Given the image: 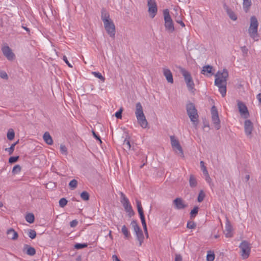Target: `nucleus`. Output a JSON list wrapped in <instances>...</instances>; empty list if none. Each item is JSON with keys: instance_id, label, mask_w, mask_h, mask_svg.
Returning <instances> with one entry per match:
<instances>
[{"instance_id": "obj_49", "label": "nucleus", "mask_w": 261, "mask_h": 261, "mask_svg": "<svg viewBox=\"0 0 261 261\" xmlns=\"http://www.w3.org/2000/svg\"><path fill=\"white\" fill-rule=\"evenodd\" d=\"M60 151L62 154H67V153H68L67 149L65 145L61 144L60 145Z\"/></svg>"}, {"instance_id": "obj_7", "label": "nucleus", "mask_w": 261, "mask_h": 261, "mask_svg": "<svg viewBox=\"0 0 261 261\" xmlns=\"http://www.w3.org/2000/svg\"><path fill=\"white\" fill-rule=\"evenodd\" d=\"M241 255L243 259L247 258L251 251L250 244L246 241H243L240 245Z\"/></svg>"}, {"instance_id": "obj_14", "label": "nucleus", "mask_w": 261, "mask_h": 261, "mask_svg": "<svg viewBox=\"0 0 261 261\" xmlns=\"http://www.w3.org/2000/svg\"><path fill=\"white\" fill-rule=\"evenodd\" d=\"M253 123L250 120H246L244 122V129L246 135L249 137L251 136L252 131L253 130Z\"/></svg>"}, {"instance_id": "obj_44", "label": "nucleus", "mask_w": 261, "mask_h": 261, "mask_svg": "<svg viewBox=\"0 0 261 261\" xmlns=\"http://www.w3.org/2000/svg\"><path fill=\"white\" fill-rule=\"evenodd\" d=\"M123 145L124 146V149L130 150L131 145L130 143V141L129 140H127L126 138L124 140L123 142Z\"/></svg>"}, {"instance_id": "obj_39", "label": "nucleus", "mask_w": 261, "mask_h": 261, "mask_svg": "<svg viewBox=\"0 0 261 261\" xmlns=\"http://www.w3.org/2000/svg\"><path fill=\"white\" fill-rule=\"evenodd\" d=\"M77 186V181L76 179H72L71 180L69 184V186L71 189H74L76 188Z\"/></svg>"}, {"instance_id": "obj_13", "label": "nucleus", "mask_w": 261, "mask_h": 261, "mask_svg": "<svg viewBox=\"0 0 261 261\" xmlns=\"http://www.w3.org/2000/svg\"><path fill=\"white\" fill-rule=\"evenodd\" d=\"M173 203L177 210H182L188 207L186 204L181 198H176L173 201Z\"/></svg>"}, {"instance_id": "obj_18", "label": "nucleus", "mask_w": 261, "mask_h": 261, "mask_svg": "<svg viewBox=\"0 0 261 261\" xmlns=\"http://www.w3.org/2000/svg\"><path fill=\"white\" fill-rule=\"evenodd\" d=\"M213 67L211 65L204 66L202 67L201 73L207 76H211L214 73L212 72Z\"/></svg>"}, {"instance_id": "obj_33", "label": "nucleus", "mask_w": 261, "mask_h": 261, "mask_svg": "<svg viewBox=\"0 0 261 261\" xmlns=\"http://www.w3.org/2000/svg\"><path fill=\"white\" fill-rule=\"evenodd\" d=\"M7 138L9 140H12L15 137V133L13 129H9L7 133Z\"/></svg>"}, {"instance_id": "obj_45", "label": "nucleus", "mask_w": 261, "mask_h": 261, "mask_svg": "<svg viewBox=\"0 0 261 261\" xmlns=\"http://www.w3.org/2000/svg\"><path fill=\"white\" fill-rule=\"evenodd\" d=\"M21 169V166L19 165H15L13 169H12V173L13 174H17L20 172Z\"/></svg>"}, {"instance_id": "obj_22", "label": "nucleus", "mask_w": 261, "mask_h": 261, "mask_svg": "<svg viewBox=\"0 0 261 261\" xmlns=\"http://www.w3.org/2000/svg\"><path fill=\"white\" fill-rule=\"evenodd\" d=\"M101 18L103 23H105L111 19L110 18V15L109 13L105 9H102L101 11Z\"/></svg>"}, {"instance_id": "obj_58", "label": "nucleus", "mask_w": 261, "mask_h": 261, "mask_svg": "<svg viewBox=\"0 0 261 261\" xmlns=\"http://www.w3.org/2000/svg\"><path fill=\"white\" fill-rule=\"evenodd\" d=\"M140 219H141V223H142L143 227H146V226H147V225H146V223L145 222V216L143 217H140Z\"/></svg>"}, {"instance_id": "obj_29", "label": "nucleus", "mask_w": 261, "mask_h": 261, "mask_svg": "<svg viewBox=\"0 0 261 261\" xmlns=\"http://www.w3.org/2000/svg\"><path fill=\"white\" fill-rule=\"evenodd\" d=\"M173 149L177 153V151H178V153L179 154V155L180 156H181L182 158L184 157L183 150H182V147H181V145H180V144L177 145L176 147H173Z\"/></svg>"}, {"instance_id": "obj_50", "label": "nucleus", "mask_w": 261, "mask_h": 261, "mask_svg": "<svg viewBox=\"0 0 261 261\" xmlns=\"http://www.w3.org/2000/svg\"><path fill=\"white\" fill-rule=\"evenodd\" d=\"M19 159L18 156H11L9 159V163L10 164H13L16 162Z\"/></svg>"}, {"instance_id": "obj_11", "label": "nucleus", "mask_w": 261, "mask_h": 261, "mask_svg": "<svg viewBox=\"0 0 261 261\" xmlns=\"http://www.w3.org/2000/svg\"><path fill=\"white\" fill-rule=\"evenodd\" d=\"M237 105L240 114L244 118H247L249 116V113L245 104L242 101L237 100Z\"/></svg>"}, {"instance_id": "obj_63", "label": "nucleus", "mask_w": 261, "mask_h": 261, "mask_svg": "<svg viewBox=\"0 0 261 261\" xmlns=\"http://www.w3.org/2000/svg\"><path fill=\"white\" fill-rule=\"evenodd\" d=\"M22 28L28 32H30V29L26 27H22Z\"/></svg>"}, {"instance_id": "obj_41", "label": "nucleus", "mask_w": 261, "mask_h": 261, "mask_svg": "<svg viewBox=\"0 0 261 261\" xmlns=\"http://www.w3.org/2000/svg\"><path fill=\"white\" fill-rule=\"evenodd\" d=\"M215 259V254L213 252L210 251L206 256L207 261H214Z\"/></svg>"}, {"instance_id": "obj_59", "label": "nucleus", "mask_w": 261, "mask_h": 261, "mask_svg": "<svg viewBox=\"0 0 261 261\" xmlns=\"http://www.w3.org/2000/svg\"><path fill=\"white\" fill-rule=\"evenodd\" d=\"M175 261H182V257L180 254H176Z\"/></svg>"}, {"instance_id": "obj_21", "label": "nucleus", "mask_w": 261, "mask_h": 261, "mask_svg": "<svg viewBox=\"0 0 261 261\" xmlns=\"http://www.w3.org/2000/svg\"><path fill=\"white\" fill-rule=\"evenodd\" d=\"M232 226L230 224V222L228 220H227L226 225H225V236L227 238H230L232 237Z\"/></svg>"}, {"instance_id": "obj_15", "label": "nucleus", "mask_w": 261, "mask_h": 261, "mask_svg": "<svg viewBox=\"0 0 261 261\" xmlns=\"http://www.w3.org/2000/svg\"><path fill=\"white\" fill-rule=\"evenodd\" d=\"M223 8L226 11L229 17L231 20L235 21L237 19V16L234 12L231 9H230L225 3L223 4Z\"/></svg>"}, {"instance_id": "obj_5", "label": "nucleus", "mask_w": 261, "mask_h": 261, "mask_svg": "<svg viewBox=\"0 0 261 261\" xmlns=\"http://www.w3.org/2000/svg\"><path fill=\"white\" fill-rule=\"evenodd\" d=\"M163 14L166 30L169 33H173L175 29L173 22L169 14V10L168 9L164 10Z\"/></svg>"}, {"instance_id": "obj_25", "label": "nucleus", "mask_w": 261, "mask_h": 261, "mask_svg": "<svg viewBox=\"0 0 261 261\" xmlns=\"http://www.w3.org/2000/svg\"><path fill=\"white\" fill-rule=\"evenodd\" d=\"M189 185L190 187L195 188L197 185V181L196 177L192 174L190 175L189 177Z\"/></svg>"}, {"instance_id": "obj_17", "label": "nucleus", "mask_w": 261, "mask_h": 261, "mask_svg": "<svg viewBox=\"0 0 261 261\" xmlns=\"http://www.w3.org/2000/svg\"><path fill=\"white\" fill-rule=\"evenodd\" d=\"M23 251L25 252L27 254L30 256H33L36 254L35 249L28 244L24 245Z\"/></svg>"}, {"instance_id": "obj_27", "label": "nucleus", "mask_w": 261, "mask_h": 261, "mask_svg": "<svg viewBox=\"0 0 261 261\" xmlns=\"http://www.w3.org/2000/svg\"><path fill=\"white\" fill-rule=\"evenodd\" d=\"M137 206L138 208V213L139 214L140 217H144L143 210L142 207L141 202L140 201L137 200H136Z\"/></svg>"}, {"instance_id": "obj_60", "label": "nucleus", "mask_w": 261, "mask_h": 261, "mask_svg": "<svg viewBox=\"0 0 261 261\" xmlns=\"http://www.w3.org/2000/svg\"><path fill=\"white\" fill-rule=\"evenodd\" d=\"M205 176V180L208 182H210V181H211V178L209 175V174L207 173V174H205L204 175Z\"/></svg>"}, {"instance_id": "obj_30", "label": "nucleus", "mask_w": 261, "mask_h": 261, "mask_svg": "<svg viewBox=\"0 0 261 261\" xmlns=\"http://www.w3.org/2000/svg\"><path fill=\"white\" fill-rule=\"evenodd\" d=\"M25 220L29 223H32L34 221V215L32 213H29L25 216Z\"/></svg>"}, {"instance_id": "obj_8", "label": "nucleus", "mask_w": 261, "mask_h": 261, "mask_svg": "<svg viewBox=\"0 0 261 261\" xmlns=\"http://www.w3.org/2000/svg\"><path fill=\"white\" fill-rule=\"evenodd\" d=\"M212 120L215 125V127L218 130L221 127L220 120L219 117L217 109L215 106H213L211 109Z\"/></svg>"}, {"instance_id": "obj_34", "label": "nucleus", "mask_w": 261, "mask_h": 261, "mask_svg": "<svg viewBox=\"0 0 261 261\" xmlns=\"http://www.w3.org/2000/svg\"><path fill=\"white\" fill-rule=\"evenodd\" d=\"M131 225H132V227L134 228V231L135 232L139 231L141 230L140 227L139 226V225L137 224V222L135 220H133L131 222Z\"/></svg>"}, {"instance_id": "obj_56", "label": "nucleus", "mask_w": 261, "mask_h": 261, "mask_svg": "<svg viewBox=\"0 0 261 261\" xmlns=\"http://www.w3.org/2000/svg\"><path fill=\"white\" fill-rule=\"evenodd\" d=\"M63 59L69 67H72V65L69 62L67 57L65 56H63Z\"/></svg>"}, {"instance_id": "obj_55", "label": "nucleus", "mask_w": 261, "mask_h": 261, "mask_svg": "<svg viewBox=\"0 0 261 261\" xmlns=\"http://www.w3.org/2000/svg\"><path fill=\"white\" fill-rule=\"evenodd\" d=\"M92 134H93V137H94V138H95L97 140L99 141V142H100V143H101L102 141H101V139H100V137H99L98 135H96V133H95V132L94 131H93V130L92 131Z\"/></svg>"}, {"instance_id": "obj_10", "label": "nucleus", "mask_w": 261, "mask_h": 261, "mask_svg": "<svg viewBox=\"0 0 261 261\" xmlns=\"http://www.w3.org/2000/svg\"><path fill=\"white\" fill-rule=\"evenodd\" d=\"M105 30L107 33L112 38L115 37V25L112 20H109L105 23H103Z\"/></svg>"}, {"instance_id": "obj_4", "label": "nucleus", "mask_w": 261, "mask_h": 261, "mask_svg": "<svg viewBox=\"0 0 261 261\" xmlns=\"http://www.w3.org/2000/svg\"><path fill=\"white\" fill-rule=\"evenodd\" d=\"M258 22L256 17L254 16H251L250 17V26L248 29V34L249 36L254 40H255L258 37Z\"/></svg>"}, {"instance_id": "obj_16", "label": "nucleus", "mask_w": 261, "mask_h": 261, "mask_svg": "<svg viewBox=\"0 0 261 261\" xmlns=\"http://www.w3.org/2000/svg\"><path fill=\"white\" fill-rule=\"evenodd\" d=\"M163 74L165 76L168 83L172 84L173 83V75L171 71L167 68H164Z\"/></svg>"}, {"instance_id": "obj_52", "label": "nucleus", "mask_w": 261, "mask_h": 261, "mask_svg": "<svg viewBox=\"0 0 261 261\" xmlns=\"http://www.w3.org/2000/svg\"><path fill=\"white\" fill-rule=\"evenodd\" d=\"M0 77L3 79L7 80L8 76L7 73L4 71H0Z\"/></svg>"}, {"instance_id": "obj_62", "label": "nucleus", "mask_w": 261, "mask_h": 261, "mask_svg": "<svg viewBox=\"0 0 261 261\" xmlns=\"http://www.w3.org/2000/svg\"><path fill=\"white\" fill-rule=\"evenodd\" d=\"M250 178V176L249 175H246L245 177V179L246 180V181H248L249 179Z\"/></svg>"}, {"instance_id": "obj_31", "label": "nucleus", "mask_w": 261, "mask_h": 261, "mask_svg": "<svg viewBox=\"0 0 261 261\" xmlns=\"http://www.w3.org/2000/svg\"><path fill=\"white\" fill-rule=\"evenodd\" d=\"M170 140H171V144L172 147L173 148L174 147H176L177 145H178L179 143L178 140L175 138V137L174 136H170Z\"/></svg>"}, {"instance_id": "obj_43", "label": "nucleus", "mask_w": 261, "mask_h": 261, "mask_svg": "<svg viewBox=\"0 0 261 261\" xmlns=\"http://www.w3.org/2000/svg\"><path fill=\"white\" fill-rule=\"evenodd\" d=\"M28 235L29 237L32 239H35L36 237V232L35 230L34 229H29L28 230Z\"/></svg>"}, {"instance_id": "obj_64", "label": "nucleus", "mask_w": 261, "mask_h": 261, "mask_svg": "<svg viewBox=\"0 0 261 261\" xmlns=\"http://www.w3.org/2000/svg\"><path fill=\"white\" fill-rule=\"evenodd\" d=\"M143 229H144L145 232L147 231V226H146V227H143Z\"/></svg>"}, {"instance_id": "obj_28", "label": "nucleus", "mask_w": 261, "mask_h": 261, "mask_svg": "<svg viewBox=\"0 0 261 261\" xmlns=\"http://www.w3.org/2000/svg\"><path fill=\"white\" fill-rule=\"evenodd\" d=\"M186 85H187L188 90L189 91L193 92H194L193 90H194L195 85H194L193 80L192 79L189 81H187V82H186Z\"/></svg>"}, {"instance_id": "obj_35", "label": "nucleus", "mask_w": 261, "mask_h": 261, "mask_svg": "<svg viewBox=\"0 0 261 261\" xmlns=\"http://www.w3.org/2000/svg\"><path fill=\"white\" fill-rule=\"evenodd\" d=\"M81 198L85 201H87L89 199V194L87 191H83L81 194Z\"/></svg>"}, {"instance_id": "obj_19", "label": "nucleus", "mask_w": 261, "mask_h": 261, "mask_svg": "<svg viewBox=\"0 0 261 261\" xmlns=\"http://www.w3.org/2000/svg\"><path fill=\"white\" fill-rule=\"evenodd\" d=\"M7 234L8 238L11 240H15L17 239L18 235L16 231L13 228H10L7 230Z\"/></svg>"}, {"instance_id": "obj_51", "label": "nucleus", "mask_w": 261, "mask_h": 261, "mask_svg": "<svg viewBox=\"0 0 261 261\" xmlns=\"http://www.w3.org/2000/svg\"><path fill=\"white\" fill-rule=\"evenodd\" d=\"M122 108H120V110L115 113V116L117 118L121 119L122 118Z\"/></svg>"}, {"instance_id": "obj_26", "label": "nucleus", "mask_w": 261, "mask_h": 261, "mask_svg": "<svg viewBox=\"0 0 261 261\" xmlns=\"http://www.w3.org/2000/svg\"><path fill=\"white\" fill-rule=\"evenodd\" d=\"M137 239L139 242V246H141L143 242V240L144 239V237L142 232V230H141L139 231L135 232Z\"/></svg>"}, {"instance_id": "obj_46", "label": "nucleus", "mask_w": 261, "mask_h": 261, "mask_svg": "<svg viewBox=\"0 0 261 261\" xmlns=\"http://www.w3.org/2000/svg\"><path fill=\"white\" fill-rule=\"evenodd\" d=\"M88 246L87 244L86 243H83V244H80V243H77L74 245V248L76 249H81L85 247H87Z\"/></svg>"}, {"instance_id": "obj_32", "label": "nucleus", "mask_w": 261, "mask_h": 261, "mask_svg": "<svg viewBox=\"0 0 261 261\" xmlns=\"http://www.w3.org/2000/svg\"><path fill=\"white\" fill-rule=\"evenodd\" d=\"M121 230L126 238L128 239L130 237V234L125 225L122 226Z\"/></svg>"}, {"instance_id": "obj_40", "label": "nucleus", "mask_w": 261, "mask_h": 261, "mask_svg": "<svg viewBox=\"0 0 261 261\" xmlns=\"http://www.w3.org/2000/svg\"><path fill=\"white\" fill-rule=\"evenodd\" d=\"M17 143H18V141H17L15 143H14L13 144H12L11 145V146L9 148H6L5 150L8 151L9 152V154H12V153L13 152V151L14 150L15 146L17 144Z\"/></svg>"}, {"instance_id": "obj_57", "label": "nucleus", "mask_w": 261, "mask_h": 261, "mask_svg": "<svg viewBox=\"0 0 261 261\" xmlns=\"http://www.w3.org/2000/svg\"><path fill=\"white\" fill-rule=\"evenodd\" d=\"M175 21H176V22L177 23L180 24L181 25L182 27H185V24L184 23V22L181 20L179 19V18H176L175 19Z\"/></svg>"}, {"instance_id": "obj_9", "label": "nucleus", "mask_w": 261, "mask_h": 261, "mask_svg": "<svg viewBox=\"0 0 261 261\" xmlns=\"http://www.w3.org/2000/svg\"><path fill=\"white\" fill-rule=\"evenodd\" d=\"M148 13L151 18H153L158 12L157 4L155 0H148Z\"/></svg>"}, {"instance_id": "obj_37", "label": "nucleus", "mask_w": 261, "mask_h": 261, "mask_svg": "<svg viewBox=\"0 0 261 261\" xmlns=\"http://www.w3.org/2000/svg\"><path fill=\"white\" fill-rule=\"evenodd\" d=\"M198 206H195L194 208L191 210L190 212V217L191 218H193L195 217V216L197 215L198 212Z\"/></svg>"}, {"instance_id": "obj_61", "label": "nucleus", "mask_w": 261, "mask_h": 261, "mask_svg": "<svg viewBox=\"0 0 261 261\" xmlns=\"http://www.w3.org/2000/svg\"><path fill=\"white\" fill-rule=\"evenodd\" d=\"M112 258L113 261H120L116 255H113Z\"/></svg>"}, {"instance_id": "obj_20", "label": "nucleus", "mask_w": 261, "mask_h": 261, "mask_svg": "<svg viewBox=\"0 0 261 261\" xmlns=\"http://www.w3.org/2000/svg\"><path fill=\"white\" fill-rule=\"evenodd\" d=\"M180 72L184 76L186 82H187V81H189L192 79L190 73L187 70H186L185 69L183 68H180Z\"/></svg>"}, {"instance_id": "obj_42", "label": "nucleus", "mask_w": 261, "mask_h": 261, "mask_svg": "<svg viewBox=\"0 0 261 261\" xmlns=\"http://www.w3.org/2000/svg\"><path fill=\"white\" fill-rule=\"evenodd\" d=\"M92 74L94 75L95 77L98 78L102 82H104L105 80V78L102 75V74L98 72H92Z\"/></svg>"}, {"instance_id": "obj_12", "label": "nucleus", "mask_w": 261, "mask_h": 261, "mask_svg": "<svg viewBox=\"0 0 261 261\" xmlns=\"http://www.w3.org/2000/svg\"><path fill=\"white\" fill-rule=\"evenodd\" d=\"M3 55L9 61H13L15 59V55L12 49L8 46H4L2 48Z\"/></svg>"}, {"instance_id": "obj_48", "label": "nucleus", "mask_w": 261, "mask_h": 261, "mask_svg": "<svg viewBox=\"0 0 261 261\" xmlns=\"http://www.w3.org/2000/svg\"><path fill=\"white\" fill-rule=\"evenodd\" d=\"M187 227L189 229H194L196 227V224L193 221H188L187 224Z\"/></svg>"}, {"instance_id": "obj_38", "label": "nucleus", "mask_w": 261, "mask_h": 261, "mask_svg": "<svg viewBox=\"0 0 261 261\" xmlns=\"http://www.w3.org/2000/svg\"><path fill=\"white\" fill-rule=\"evenodd\" d=\"M201 169L204 175L207 174L208 171L207 170L206 167L204 165V163L203 161H201L200 162Z\"/></svg>"}, {"instance_id": "obj_3", "label": "nucleus", "mask_w": 261, "mask_h": 261, "mask_svg": "<svg viewBox=\"0 0 261 261\" xmlns=\"http://www.w3.org/2000/svg\"><path fill=\"white\" fill-rule=\"evenodd\" d=\"M135 115L140 125L143 128H146L148 126V122L143 113V107L140 102L136 104Z\"/></svg>"}, {"instance_id": "obj_24", "label": "nucleus", "mask_w": 261, "mask_h": 261, "mask_svg": "<svg viewBox=\"0 0 261 261\" xmlns=\"http://www.w3.org/2000/svg\"><path fill=\"white\" fill-rule=\"evenodd\" d=\"M243 7L245 12H248L252 5L251 0H243Z\"/></svg>"}, {"instance_id": "obj_6", "label": "nucleus", "mask_w": 261, "mask_h": 261, "mask_svg": "<svg viewBox=\"0 0 261 261\" xmlns=\"http://www.w3.org/2000/svg\"><path fill=\"white\" fill-rule=\"evenodd\" d=\"M121 195V203L122 204L125 211L128 213L129 217H132L134 215V212L132 208V207L129 203L128 198L122 192H120Z\"/></svg>"}, {"instance_id": "obj_1", "label": "nucleus", "mask_w": 261, "mask_h": 261, "mask_svg": "<svg viewBox=\"0 0 261 261\" xmlns=\"http://www.w3.org/2000/svg\"><path fill=\"white\" fill-rule=\"evenodd\" d=\"M228 72L225 69L222 71H218L215 74V84L219 88V91L222 97H225L226 93L227 80Z\"/></svg>"}, {"instance_id": "obj_53", "label": "nucleus", "mask_w": 261, "mask_h": 261, "mask_svg": "<svg viewBox=\"0 0 261 261\" xmlns=\"http://www.w3.org/2000/svg\"><path fill=\"white\" fill-rule=\"evenodd\" d=\"M241 50L243 53V56L246 57L248 54V49L246 46H244L241 47Z\"/></svg>"}, {"instance_id": "obj_47", "label": "nucleus", "mask_w": 261, "mask_h": 261, "mask_svg": "<svg viewBox=\"0 0 261 261\" xmlns=\"http://www.w3.org/2000/svg\"><path fill=\"white\" fill-rule=\"evenodd\" d=\"M67 203V200L65 198H62L59 200V205L61 207H64Z\"/></svg>"}, {"instance_id": "obj_54", "label": "nucleus", "mask_w": 261, "mask_h": 261, "mask_svg": "<svg viewBox=\"0 0 261 261\" xmlns=\"http://www.w3.org/2000/svg\"><path fill=\"white\" fill-rule=\"evenodd\" d=\"M78 221L76 220H73L70 222V226L71 227H75L77 226Z\"/></svg>"}, {"instance_id": "obj_2", "label": "nucleus", "mask_w": 261, "mask_h": 261, "mask_svg": "<svg viewBox=\"0 0 261 261\" xmlns=\"http://www.w3.org/2000/svg\"><path fill=\"white\" fill-rule=\"evenodd\" d=\"M186 110L193 126L196 128L199 123V116L194 103L192 102L188 103L186 106Z\"/></svg>"}, {"instance_id": "obj_23", "label": "nucleus", "mask_w": 261, "mask_h": 261, "mask_svg": "<svg viewBox=\"0 0 261 261\" xmlns=\"http://www.w3.org/2000/svg\"><path fill=\"white\" fill-rule=\"evenodd\" d=\"M43 138L46 144L48 145L53 144V139L48 132H46L44 134Z\"/></svg>"}, {"instance_id": "obj_36", "label": "nucleus", "mask_w": 261, "mask_h": 261, "mask_svg": "<svg viewBox=\"0 0 261 261\" xmlns=\"http://www.w3.org/2000/svg\"><path fill=\"white\" fill-rule=\"evenodd\" d=\"M205 196V194L204 192H203V191L200 190L199 193L198 197H197V201L199 202H202Z\"/></svg>"}]
</instances>
